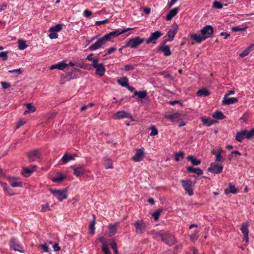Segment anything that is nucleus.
Masks as SVG:
<instances>
[{"instance_id":"27","label":"nucleus","mask_w":254,"mask_h":254,"mask_svg":"<svg viewBox=\"0 0 254 254\" xmlns=\"http://www.w3.org/2000/svg\"><path fill=\"white\" fill-rule=\"evenodd\" d=\"M27 110L24 112V115H27L30 113H34L36 111L35 107H34L31 103H27L25 104Z\"/></svg>"},{"instance_id":"24","label":"nucleus","mask_w":254,"mask_h":254,"mask_svg":"<svg viewBox=\"0 0 254 254\" xmlns=\"http://www.w3.org/2000/svg\"><path fill=\"white\" fill-rule=\"evenodd\" d=\"M178 11L179 8L178 7L171 9L166 15V20L168 21L171 20L178 13Z\"/></svg>"},{"instance_id":"31","label":"nucleus","mask_w":254,"mask_h":254,"mask_svg":"<svg viewBox=\"0 0 254 254\" xmlns=\"http://www.w3.org/2000/svg\"><path fill=\"white\" fill-rule=\"evenodd\" d=\"M153 237L154 239L157 240L160 239L162 241L165 237V233L163 234L161 232H154L152 233Z\"/></svg>"},{"instance_id":"22","label":"nucleus","mask_w":254,"mask_h":254,"mask_svg":"<svg viewBox=\"0 0 254 254\" xmlns=\"http://www.w3.org/2000/svg\"><path fill=\"white\" fill-rule=\"evenodd\" d=\"M9 183L12 187H21L22 183L20 181H18L17 179L14 177L8 178Z\"/></svg>"},{"instance_id":"39","label":"nucleus","mask_w":254,"mask_h":254,"mask_svg":"<svg viewBox=\"0 0 254 254\" xmlns=\"http://www.w3.org/2000/svg\"><path fill=\"white\" fill-rule=\"evenodd\" d=\"M118 82L123 87H127L128 85V79L127 78H121L118 80Z\"/></svg>"},{"instance_id":"28","label":"nucleus","mask_w":254,"mask_h":254,"mask_svg":"<svg viewBox=\"0 0 254 254\" xmlns=\"http://www.w3.org/2000/svg\"><path fill=\"white\" fill-rule=\"evenodd\" d=\"M254 46V44H252L249 47H248L245 50H244L242 53L240 54V57L241 58H243L248 56L250 54V53L253 50Z\"/></svg>"},{"instance_id":"61","label":"nucleus","mask_w":254,"mask_h":254,"mask_svg":"<svg viewBox=\"0 0 254 254\" xmlns=\"http://www.w3.org/2000/svg\"><path fill=\"white\" fill-rule=\"evenodd\" d=\"M102 250L103 252L104 253V254H111L110 251L108 250L107 246H103Z\"/></svg>"},{"instance_id":"4","label":"nucleus","mask_w":254,"mask_h":254,"mask_svg":"<svg viewBox=\"0 0 254 254\" xmlns=\"http://www.w3.org/2000/svg\"><path fill=\"white\" fill-rule=\"evenodd\" d=\"M144 41V39L141 38L139 37H135L134 38L129 39L126 43L125 47H129L130 48H136Z\"/></svg>"},{"instance_id":"15","label":"nucleus","mask_w":254,"mask_h":254,"mask_svg":"<svg viewBox=\"0 0 254 254\" xmlns=\"http://www.w3.org/2000/svg\"><path fill=\"white\" fill-rule=\"evenodd\" d=\"M249 223H246L243 224L241 228V230L242 231L243 235H244V239L246 242V244H248L249 243Z\"/></svg>"},{"instance_id":"57","label":"nucleus","mask_w":254,"mask_h":254,"mask_svg":"<svg viewBox=\"0 0 254 254\" xmlns=\"http://www.w3.org/2000/svg\"><path fill=\"white\" fill-rule=\"evenodd\" d=\"M0 184L1 186L2 187L4 190L8 191V190H10L9 187L6 183L0 182Z\"/></svg>"},{"instance_id":"42","label":"nucleus","mask_w":254,"mask_h":254,"mask_svg":"<svg viewBox=\"0 0 254 254\" xmlns=\"http://www.w3.org/2000/svg\"><path fill=\"white\" fill-rule=\"evenodd\" d=\"M63 28V25L61 24H57L54 26H52L50 28V30H52L54 32H58L60 31Z\"/></svg>"},{"instance_id":"26","label":"nucleus","mask_w":254,"mask_h":254,"mask_svg":"<svg viewBox=\"0 0 254 254\" xmlns=\"http://www.w3.org/2000/svg\"><path fill=\"white\" fill-rule=\"evenodd\" d=\"M159 50L162 52L165 56H169L171 54L170 47L168 45L162 46L159 48Z\"/></svg>"},{"instance_id":"1","label":"nucleus","mask_w":254,"mask_h":254,"mask_svg":"<svg viewBox=\"0 0 254 254\" xmlns=\"http://www.w3.org/2000/svg\"><path fill=\"white\" fill-rule=\"evenodd\" d=\"M131 29V28H127L124 29H118L110 32L105 35L104 36L100 37L95 43L89 46L88 50L93 51L101 48L107 42L110 41L112 38L116 37L121 34L124 33Z\"/></svg>"},{"instance_id":"18","label":"nucleus","mask_w":254,"mask_h":254,"mask_svg":"<svg viewBox=\"0 0 254 254\" xmlns=\"http://www.w3.org/2000/svg\"><path fill=\"white\" fill-rule=\"evenodd\" d=\"M238 101V100L236 98L225 96L223 100V104L224 105H230L236 103Z\"/></svg>"},{"instance_id":"64","label":"nucleus","mask_w":254,"mask_h":254,"mask_svg":"<svg viewBox=\"0 0 254 254\" xmlns=\"http://www.w3.org/2000/svg\"><path fill=\"white\" fill-rule=\"evenodd\" d=\"M6 8H7V5L6 3H3L2 4L0 5V12L4 11Z\"/></svg>"},{"instance_id":"43","label":"nucleus","mask_w":254,"mask_h":254,"mask_svg":"<svg viewBox=\"0 0 254 254\" xmlns=\"http://www.w3.org/2000/svg\"><path fill=\"white\" fill-rule=\"evenodd\" d=\"M212 7L216 9H221L223 8V4L220 1H214L212 3Z\"/></svg>"},{"instance_id":"34","label":"nucleus","mask_w":254,"mask_h":254,"mask_svg":"<svg viewBox=\"0 0 254 254\" xmlns=\"http://www.w3.org/2000/svg\"><path fill=\"white\" fill-rule=\"evenodd\" d=\"M187 159L190 160L193 165H198L200 164V160L196 159L193 156H189Z\"/></svg>"},{"instance_id":"13","label":"nucleus","mask_w":254,"mask_h":254,"mask_svg":"<svg viewBox=\"0 0 254 254\" xmlns=\"http://www.w3.org/2000/svg\"><path fill=\"white\" fill-rule=\"evenodd\" d=\"M162 241L169 246L173 245L176 242L175 238L170 235L169 233L166 232L165 233V237H164Z\"/></svg>"},{"instance_id":"6","label":"nucleus","mask_w":254,"mask_h":254,"mask_svg":"<svg viewBox=\"0 0 254 254\" xmlns=\"http://www.w3.org/2000/svg\"><path fill=\"white\" fill-rule=\"evenodd\" d=\"M50 191L60 201L67 198V191L65 190L51 189Z\"/></svg>"},{"instance_id":"21","label":"nucleus","mask_w":254,"mask_h":254,"mask_svg":"<svg viewBox=\"0 0 254 254\" xmlns=\"http://www.w3.org/2000/svg\"><path fill=\"white\" fill-rule=\"evenodd\" d=\"M67 65V64H66L64 62H61L56 64L52 65L50 67V69L52 70L54 69H58L60 70H63L66 67Z\"/></svg>"},{"instance_id":"38","label":"nucleus","mask_w":254,"mask_h":254,"mask_svg":"<svg viewBox=\"0 0 254 254\" xmlns=\"http://www.w3.org/2000/svg\"><path fill=\"white\" fill-rule=\"evenodd\" d=\"M213 117L218 120H222L225 118V116L222 112L217 111L214 112Z\"/></svg>"},{"instance_id":"14","label":"nucleus","mask_w":254,"mask_h":254,"mask_svg":"<svg viewBox=\"0 0 254 254\" xmlns=\"http://www.w3.org/2000/svg\"><path fill=\"white\" fill-rule=\"evenodd\" d=\"M134 225L136 228V232L138 234L144 233L146 230V226L142 221H136L134 222Z\"/></svg>"},{"instance_id":"2","label":"nucleus","mask_w":254,"mask_h":254,"mask_svg":"<svg viewBox=\"0 0 254 254\" xmlns=\"http://www.w3.org/2000/svg\"><path fill=\"white\" fill-rule=\"evenodd\" d=\"M214 30L211 25H206L200 30L199 34H191L190 38L197 43H200L206 39L210 37L213 33Z\"/></svg>"},{"instance_id":"33","label":"nucleus","mask_w":254,"mask_h":254,"mask_svg":"<svg viewBox=\"0 0 254 254\" xmlns=\"http://www.w3.org/2000/svg\"><path fill=\"white\" fill-rule=\"evenodd\" d=\"M176 30L175 29H170L167 33V36L169 37V38L166 39L167 41H172L173 40L176 34Z\"/></svg>"},{"instance_id":"32","label":"nucleus","mask_w":254,"mask_h":254,"mask_svg":"<svg viewBox=\"0 0 254 254\" xmlns=\"http://www.w3.org/2000/svg\"><path fill=\"white\" fill-rule=\"evenodd\" d=\"M104 165L106 169H112L113 168V163L112 160L108 157H105L104 159Z\"/></svg>"},{"instance_id":"8","label":"nucleus","mask_w":254,"mask_h":254,"mask_svg":"<svg viewBox=\"0 0 254 254\" xmlns=\"http://www.w3.org/2000/svg\"><path fill=\"white\" fill-rule=\"evenodd\" d=\"M182 185L185 190L188 193L189 195L191 196L193 194L192 190V182L190 180H182Z\"/></svg>"},{"instance_id":"44","label":"nucleus","mask_w":254,"mask_h":254,"mask_svg":"<svg viewBox=\"0 0 254 254\" xmlns=\"http://www.w3.org/2000/svg\"><path fill=\"white\" fill-rule=\"evenodd\" d=\"M184 154L183 152H179L175 154V160L178 162L184 158Z\"/></svg>"},{"instance_id":"29","label":"nucleus","mask_w":254,"mask_h":254,"mask_svg":"<svg viewBox=\"0 0 254 254\" xmlns=\"http://www.w3.org/2000/svg\"><path fill=\"white\" fill-rule=\"evenodd\" d=\"M119 224V223L117 222L114 224H110L108 226L110 236L115 235L117 231V227Z\"/></svg>"},{"instance_id":"17","label":"nucleus","mask_w":254,"mask_h":254,"mask_svg":"<svg viewBox=\"0 0 254 254\" xmlns=\"http://www.w3.org/2000/svg\"><path fill=\"white\" fill-rule=\"evenodd\" d=\"M10 248L14 251H17L21 253H23V248L14 239L11 240L9 243Z\"/></svg>"},{"instance_id":"40","label":"nucleus","mask_w":254,"mask_h":254,"mask_svg":"<svg viewBox=\"0 0 254 254\" xmlns=\"http://www.w3.org/2000/svg\"><path fill=\"white\" fill-rule=\"evenodd\" d=\"M180 117L179 113H175L174 114L170 115L167 117L168 119L172 122H175L177 119Z\"/></svg>"},{"instance_id":"59","label":"nucleus","mask_w":254,"mask_h":254,"mask_svg":"<svg viewBox=\"0 0 254 254\" xmlns=\"http://www.w3.org/2000/svg\"><path fill=\"white\" fill-rule=\"evenodd\" d=\"M49 205L47 204L42 205L41 211L45 212L50 210Z\"/></svg>"},{"instance_id":"58","label":"nucleus","mask_w":254,"mask_h":254,"mask_svg":"<svg viewBox=\"0 0 254 254\" xmlns=\"http://www.w3.org/2000/svg\"><path fill=\"white\" fill-rule=\"evenodd\" d=\"M1 84L2 86V88L3 89H6L10 86V84L6 82H2Z\"/></svg>"},{"instance_id":"56","label":"nucleus","mask_w":254,"mask_h":254,"mask_svg":"<svg viewBox=\"0 0 254 254\" xmlns=\"http://www.w3.org/2000/svg\"><path fill=\"white\" fill-rule=\"evenodd\" d=\"M40 247L41 248L42 250V252H49V248L47 245L46 244H41L40 245Z\"/></svg>"},{"instance_id":"46","label":"nucleus","mask_w":254,"mask_h":254,"mask_svg":"<svg viewBox=\"0 0 254 254\" xmlns=\"http://www.w3.org/2000/svg\"><path fill=\"white\" fill-rule=\"evenodd\" d=\"M8 72L18 75L21 74L23 72V70L21 68H18L13 70H10L8 71Z\"/></svg>"},{"instance_id":"52","label":"nucleus","mask_w":254,"mask_h":254,"mask_svg":"<svg viewBox=\"0 0 254 254\" xmlns=\"http://www.w3.org/2000/svg\"><path fill=\"white\" fill-rule=\"evenodd\" d=\"M50 33L49 35V37L51 39H56L58 38V35L57 32H54L52 30H50Z\"/></svg>"},{"instance_id":"41","label":"nucleus","mask_w":254,"mask_h":254,"mask_svg":"<svg viewBox=\"0 0 254 254\" xmlns=\"http://www.w3.org/2000/svg\"><path fill=\"white\" fill-rule=\"evenodd\" d=\"M229 188H230V191H225L226 193H228L229 192L232 193H236L238 191L237 189L236 188L235 186L233 185L232 183L229 184Z\"/></svg>"},{"instance_id":"49","label":"nucleus","mask_w":254,"mask_h":254,"mask_svg":"<svg viewBox=\"0 0 254 254\" xmlns=\"http://www.w3.org/2000/svg\"><path fill=\"white\" fill-rule=\"evenodd\" d=\"M247 28V27L244 28H241L240 27H232L231 30L233 32H237V31H245Z\"/></svg>"},{"instance_id":"36","label":"nucleus","mask_w":254,"mask_h":254,"mask_svg":"<svg viewBox=\"0 0 254 254\" xmlns=\"http://www.w3.org/2000/svg\"><path fill=\"white\" fill-rule=\"evenodd\" d=\"M18 49L20 50H23L26 49L28 45L26 44V42L23 40H19L18 41Z\"/></svg>"},{"instance_id":"63","label":"nucleus","mask_w":254,"mask_h":254,"mask_svg":"<svg viewBox=\"0 0 254 254\" xmlns=\"http://www.w3.org/2000/svg\"><path fill=\"white\" fill-rule=\"evenodd\" d=\"M99 38H98V36L97 35L93 37L92 38H91V39L90 40H86V45L89 44L91 42L95 40V39H97V40H98Z\"/></svg>"},{"instance_id":"25","label":"nucleus","mask_w":254,"mask_h":254,"mask_svg":"<svg viewBox=\"0 0 254 254\" xmlns=\"http://www.w3.org/2000/svg\"><path fill=\"white\" fill-rule=\"evenodd\" d=\"M187 170L189 172L196 173L197 176L201 175L203 174V171L199 168H193L189 166L187 167Z\"/></svg>"},{"instance_id":"5","label":"nucleus","mask_w":254,"mask_h":254,"mask_svg":"<svg viewBox=\"0 0 254 254\" xmlns=\"http://www.w3.org/2000/svg\"><path fill=\"white\" fill-rule=\"evenodd\" d=\"M93 67L96 69V73L100 76H102L105 72V68H104L103 64L98 63V59L97 58L93 60L92 64Z\"/></svg>"},{"instance_id":"12","label":"nucleus","mask_w":254,"mask_h":254,"mask_svg":"<svg viewBox=\"0 0 254 254\" xmlns=\"http://www.w3.org/2000/svg\"><path fill=\"white\" fill-rule=\"evenodd\" d=\"M41 155V153L39 150H34L29 152L28 154V157L30 162H33L39 159Z\"/></svg>"},{"instance_id":"3","label":"nucleus","mask_w":254,"mask_h":254,"mask_svg":"<svg viewBox=\"0 0 254 254\" xmlns=\"http://www.w3.org/2000/svg\"><path fill=\"white\" fill-rule=\"evenodd\" d=\"M254 136V128L250 130L244 129L237 132L236 136V139L239 142H241L242 140L245 138L250 139Z\"/></svg>"},{"instance_id":"10","label":"nucleus","mask_w":254,"mask_h":254,"mask_svg":"<svg viewBox=\"0 0 254 254\" xmlns=\"http://www.w3.org/2000/svg\"><path fill=\"white\" fill-rule=\"evenodd\" d=\"M145 153L143 148L137 149L135 155L132 157V160L135 162H140L144 158Z\"/></svg>"},{"instance_id":"9","label":"nucleus","mask_w":254,"mask_h":254,"mask_svg":"<svg viewBox=\"0 0 254 254\" xmlns=\"http://www.w3.org/2000/svg\"><path fill=\"white\" fill-rule=\"evenodd\" d=\"M223 167L219 165L216 162L210 164V166L208 168V171L214 174H219L222 172Z\"/></svg>"},{"instance_id":"7","label":"nucleus","mask_w":254,"mask_h":254,"mask_svg":"<svg viewBox=\"0 0 254 254\" xmlns=\"http://www.w3.org/2000/svg\"><path fill=\"white\" fill-rule=\"evenodd\" d=\"M113 118L116 120H119L123 118H128L131 121H134L131 115L125 111H120L116 113L113 115Z\"/></svg>"},{"instance_id":"35","label":"nucleus","mask_w":254,"mask_h":254,"mask_svg":"<svg viewBox=\"0 0 254 254\" xmlns=\"http://www.w3.org/2000/svg\"><path fill=\"white\" fill-rule=\"evenodd\" d=\"M93 220L91 222V223H90V224L89 225V226L90 233H91L92 234H94V233H95V215H93Z\"/></svg>"},{"instance_id":"53","label":"nucleus","mask_w":254,"mask_h":254,"mask_svg":"<svg viewBox=\"0 0 254 254\" xmlns=\"http://www.w3.org/2000/svg\"><path fill=\"white\" fill-rule=\"evenodd\" d=\"M26 122L23 119L19 120L16 124V128H19L25 124Z\"/></svg>"},{"instance_id":"60","label":"nucleus","mask_w":254,"mask_h":254,"mask_svg":"<svg viewBox=\"0 0 254 254\" xmlns=\"http://www.w3.org/2000/svg\"><path fill=\"white\" fill-rule=\"evenodd\" d=\"M83 13L84 16L87 18L90 17L92 14V12L91 11L88 10L87 9L84 10L83 11Z\"/></svg>"},{"instance_id":"47","label":"nucleus","mask_w":254,"mask_h":254,"mask_svg":"<svg viewBox=\"0 0 254 254\" xmlns=\"http://www.w3.org/2000/svg\"><path fill=\"white\" fill-rule=\"evenodd\" d=\"M161 211V209H158L152 214V216L155 220H157L158 219Z\"/></svg>"},{"instance_id":"37","label":"nucleus","mask_w":254,"mask_h":254,"mask_svg":"<svg viewBox=\"0 0 254 254\" xmlns=\"http://www.w3.org/2000/svg\"><path fill=\"white\" fill-rule=\"evenodd\" d=\"M134 95H137L138 97L140 99H144L147 96V92L146 91H142L139 92L134 91Z\"/></svg>"},{"instance_id":"51","label":"nucleus","mask_w":254,"mask_h":254,"mask_svg":"<svg viewBox=\"0 0 254 254\" xmlns=\"http://www.w3.org/2000/svg\"><path fill=\"white\" fill-rule=\"evenodd\" d=\"M151 131L150 133V136H155L158 134V132L157 129L154 126H151L150 127Z\"/></svg>"},{"instance_id":"48","label":"nucleus","mask_w":254,"mask_h":254,"mask_svg":"<svg viewBox=\"0 0 254 254\" xmlns=\"http://www.w3.org/2000/svg\"><path fill=\"white\" fill-rule=\"evenodd\" d=\"M7 54H8L7 51L0 52V58H2V60L3 61H6L8 58Z\"/></svg>"},{"instance_id":"19","label":"nucleus","mask_w":254,"mask_h":254,"mask_svg":"<svg viewBox=\"0 0 254 254\" xmlns=\"http://www.w3.org/2000/svg\"><path fill=\"white\" fill-rule=\"evenodd\" d=\"M36 168L37 166L35 165L32 166L30 168H25L23 169L22 174L26 177H29L32 173L36 170Z\"/></svg>"},{"instance_id":"20","label":"nucleus","mask_w":254,"mask_h":254,"mask_svg":"<svg viewBox=\"0 0 254 254\" xmlns=\"http://www.w3.org/2000/svg\"><path fill=\"white\" fill-rule=\"evenodd\" d=\"M224 152V150L222 148H220L217 150L215 153H213L215 154L216 157V162H222L224 160V158L222 156V153Z\"/></svg>"},{"instance_id":"30","label":"nucleus","mask_w":254,"mask_h":254,"mask_svg":"<svg viewBox=\"0 0 254 254\" xmlns=\"http://www.w3.org/2000/svg\"><path fill=\"white\" fill-rule=\"evenodd\" d=\"M209 92L206 88H202L197 91L196 95L198 96H207L209 95Z\"/></svg>"},{"instance_id":"11","label":"nucleus","mask_w":254,"mask_h":254,"mask_svg":"<svg viewBox=\"0 0 254 254\" xmlns=\"http://www.w3.org/2000/svg\"><path fill=\"white\" fill-rule=\"evenodd\" d=\"M161 35H162V33L160 31H156L152 33L151 34V35L150 36V37H149V38L148 39H147L146 40H145V41L147 44H148L151 43L155 44L156 41L159 38H160Z\"/></svg>"},{"instance_id":"16","label":"nucleus","mask_w":254,"mask_h":254,"mask_svg":"<svg viewBox=\"0 0 254 254\" xmlns=\"http://www.w3.org/2000/svg\"><path fill=\"white\" fill-rule=\"evenodd\" d=\"M71 168L73 171V174L77 177L83 175L86 172L83 166H78L75 167L74 166H71Z\"/></svg>"},{"instance_id":"45","label":"nucleus","mask_w":254,"mask_h":254,"mask_svg":"<svg viewBox=\"0 0 254 254\" xmlns=\"http://www.w3.org/2000/svg\"><path fill=\"white\" fill-rule=\"evenodd\" d=\"M202 122L203 124L206 125L208 127L211 126L213 123V122L212 121L210 120L207 118H202Z\"/></svg>"},{"instance_id":"54","label":"nucleus","mask_w":254,"mask_h":254,"mask_svg":"<svg viewBox=\"0 0 254 254\" xmlns=\"http://www.w3.org/2000/svg\"><path fill=\"white\" fill-rule=\"evenodd\" d=\"M64 179V177L62 175H60L59 176L57 177H55L53 179V181L54 182H60L62 181Z\"/></svg>"},{"instance_id":"62","label":"nucleus","mask_w":254,"mask_h":254,"mask_svg":"<svg viewBox=\"0 0 254 254\" xmlns=\"http://www.w3.org/2000/svg\"><path fill=\"white\" fill-rule=\"evenodd\" d=\"M117 48L116 47H112L108 49H107V54L104 55V56H106L107 55H109L113 53L114 51L116 50Z\"/></svg>"},{"instance_id":"55","label":"nucleus","mask_w":254,"mask_h":254,"mask_svg":"<svg viewBox=\"0 0 254 254\" xmlns=\"http://www.w3.org/2000/svg\"><path fill=\"white\" fill-rule=\"evenodd\" d=\"M99 241L103 244V246H108V242L104 237H101L99 238Z\"/></svg>"},{"instance_id":"23","label":"nucleus","mask_w":254,"mask_h":254,"mask_svg":"<svg viewBox=\"0 0 254 254\" xmlns=\"http://www.w3.org/2000/svg\"><path fill=\"white\" fill-rule=\"evenodd\" d=\"M75 157L76 155L75 154H69L65 153L63 156L61 160L63 164H65L71 160H74Z\"/></svg>"},{"instance_id":"50","label":"nucleus","mask_w":254,"mask_h":254,"mask_svg":"<svg viewBox=\"0 0 254 254\" xmlns=\"http://www.w3.org/2000/svg\"><path fill=\"white\" fill-rule=\"evenodd\" d=\"M135 66L132 64H127L124 66L123 69L125 71L131 70L134 68Z\"/></svg>"}]
</instances>
